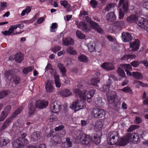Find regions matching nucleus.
Wrapping results in <instances>:
<instances>
[{
	"label": "nucleus",
	"mask_w": 148,
	"mask_h": 148,
	"mask_svg": "<svg viewBox=\"0 0 148 148\" xmlns=\"http://www.w3.org/2000/svg\"><path fill=\"white\" fill-rule=\"evenodd\" d=\"M106 18L107 21L113 22L115 21L116 17L114 12H111L107 14Z\"/></svg>",
	"instance_id": "obj_27"
},
{
	"label": "nucleus",
	"mask_w": 148,
	"mask_h": 148,
	"mask_svg": "<svg viewBox=\"0 0 148 148\" xmlns=\"http://www.w3.org/2000/svg\"><path fill=\"white\" fill-rule=\"evenodd\" d=\"M110 143L111 145H114L118 142L119 138L118 133L114 131L110 132L108 134Z\"/></svg>",
	"instance_id": "obj_3"
},
{
	"label": "nucleus",
	"mask_w": 148,
	"mask_h": 148,
	"mask_svg": "<svg viewBox=\"0 0 148 148\" xmlns=\"http://www.w3.org/2000/svg\"><path fill=\"white\" fill-rule=\"evenodd\" d=\"M62 43L63 45L65 46L73 45L74 43L73 40L72 38H66L63 39Z\"/></svg>",
	"instance_id": "obj_23"
},
{
	"label": "nucleus",
	"mask_w": 148,
	"mask_h": 148,
	"mask_svg": "<svg viewBox=\"0 0 148 148\" xmlns=\"http://www.w3.org/2000/svg\"><path fill=\"white\" fill-rule=\"evenodd\" d=\"M47 137L53 136V138H51L52 142L56 144L58 143V139H59V138L56 136V133L54 131L51 130L50 132L47 134Z\"/></svg>",
	"instance_id": "obj_14"
},
{
	"label": "nucleus",
	"mask_w": 148,
	"mask_h": 148,
	"mask_svg": "<svg viewBox=\"0 0 148 148\" xmlns=\"http://www.w3.org/2000/svg\"><path fill=\"white\" fill-rule=\"evenodd\" d=\"M13 74V72L12 70H8L6 71L5 73V77L8 79H9V78L10 77V78L12 77Z\"/></svg>",
	"instance_id": "obj_38"
},
{
	"label": "nucleus",
	"mask_w": 148,
	"mask_h": 148,
	"mask_svg": "<svg viewBox=\"0 0 148 148\" xmlns=\"http://www.w3.org/2000/svg\"><path fill=\"white\" fill-rule=\"evenodd\" d=\"M132 76L138 79H141L143 78L142 74L138 72H133L132 73Z\"/></svg>",
	"instance_id": "obj_34"
},
{
	"label": "nucleus",
	"mask_w": 148,
	"mask_h": 148,
	"mask_svg": "<svg viewBox=\"0 0 148 148\" xmlns=\"http://www.w3.org/2000/svg\"><path fill=\"white\" fill-rule=\"evenodd\" d=\"M121 35L122 40L125 42H129L132 39L131 34L128 32H123L122 33Z\"/></svg>",
	"instance_id": "obj_13"
},
{
	"label": "nucleus",
	"mask_w": 148,
	"mask_h": 148,
	"mask_svg": "<svg viewBox=\"0 0 148 148\" xmlns=\"http://www.w3.org/2000/svg\"><path fill=\"white\" fill-rule=\"evenodd\" d=\"M7 116V115L4 113V112H2L1 116L0 117V122L3 121Z\"/></svg>",
	"instance_id": "obj_64"
},
{
	"label": "nucleus",
	"mask_w": 148,
	"mask_h": 148,
	"mask_svg": "<svg viewBox=\"0 0 148 148\" xmlns=\"http://www.w3.org/2000/svg\"><path fill=\"white\" fill-rule=\"evenodd\" d=\"M95 44L94 42H90L88 44V47L89 51L90 52H92L95 51Z\"/></svg>",
	"instance_id": "obj_31"
},
{
	"label": "nucleus",
	"mask_w": 148,
	"mask_h": 148,
	"mask_svg": "<svg viewBox=\"0 0 148 148\" xmlns=\"http://www.w3.org/2000/svg\"><path fill=\"white\" fill-rule=\"evenodd\" d=\"M138 25L141 28H143L148 32V20L142 18L138 21Z\"/></svg>",
	"instance_id": "obj_10"
},
{
	"label": "nucleus",
	"mask_w": 148,
	"mask_h": 148,
	"mask_svg": "<svg viewBox=\"0 0 148 148\" xmlns=\"http://www.w3.org/2000/svg\"><path fill=\"white\" fill-rule=\"evenodd\" d=\"M92 116L95 118H101L103 117L105 114V111L102 109L95 108L91 111Z\"/></svg>",
	"instance_id": "obj_5"
},
{
	"label": "nucleus",
	"mask_w": 148,
	"mask_h": 148,
	"mask_svg": "<svg viewBox=\"0 0 148 148\" xmlns=\"http://www.w3.org/2000/svg\"><path fill=\"white\" fill-rule=\"evenodd\" d=\"M9 94V91L8 90L2 91L0 93V99L4 97Z\"/></svg>",
	"instance_id": "obj_49"
},
{
	"label": "nucleus",
	"mask_w": 148,
	"mask_h": 148,
	"mask_svg": "<svg viewBox=\"0 0 148 148\" xmlns=\"http://www.w3.org/2000/svg\"><path fill=\"white\" fill-rule=\"evenodd\" d=\"M48 104V102L45 101H37L35 105L36 108L42 109L45 108Z\"/></svg>",
	"instance_id": "obj_17"
},
{
	"label": "nucleus",
	"mask_w": 148,
	"mask_h": 148,
	"mask_svg": "<svg viewBox=\"0 0 148 148\" xmlns=\"http://www.w3.org/2000/svg\"><path fill=\"white\" fill-rule=\"evenodd\" d=\"M90 4L94 8H96L98 4V2L96 0H91L90 1Z\"/></svg>",
	"instance_id": "obj_52"
},
{
	"label": "nucleus",
	"mask_w": 148,
	"mask_h": 148,
	"mask_svg": "<svg viewBox=\"0 0 148 148\" xmlns=\"http://www.w3.org/2000/svg\"><path fill=\"white\" fill-rule=\"evenodd\" d=\"M10 79L11 81H12L16 85L19 83L20 78L18 76L14 75L12 77L10 78Z\"/></svg>",
	"instance_id": "obj_36"
},
{
	"label": "nucleus",
	"mask_w": 148,
	"mask_h": 148,
	"mask_svg": "<svg viewBox=\"0 0 148 148\" xmlns=\"http://www.w3.org/2000/svg\"><path fill=\"white\" fill-rule=\"evenodd\" d=\"M130 136V134H127L125 136L122 137L120 140L119 139L118 141L119 145L124 146L127 144L129 142Z\"/></svg>",
	"instance_id": "obj_8"
},
{
	"label": "nucleus",
	"mask_w": 148,
	"mask_h": 148,
	"mask_svg": "<svg viewBox=\"0 0 148 148\" xmlns=\"http://www.w3.org/2000/svg\"><path fill=\"white\" fill-rule=\"evenodd\" d=\"M117 71L119 75L120 76L122 77H124L125 76V72L124 70L122 69L120 67H118Z\"/></svg>",
	"instance_id": "obj_39"
},
{
	"label": "nucleus",
	"mask_w": 148,
	"mask_h": 148,
	"mask_svg": "<svg viewBox=\"0 0 148 148\" xmlns=\"http://www.w3.org/2000/svg\"><path fill=\"white\" fill-rule=\"evenodd\" d=\"M83 86L82 84H79L77 86V88H75L73 89V92L75 96L82 99L80 101L77 99L71 105L70 108L72 109H74L75 111L84 108L86 106L85 101L86 98V94L87 90L84 89L82 91L80 89L82 88Z\"/></svg>",
	"instance_id": "obj_1"
},
{
	"label": "nucleus",
	"mask_w": 148,
	"mask_h": 148,
	"mask_svg": "<svg viewBox=\"0 0 148 148\" xmlns=\"http://www.w3.org/2000/svg\"><path fill=\"white\" fill-rule=\"evenodd\" d=\"M11 110V107L10 105L7 106L4 109V110L2 112H4V113L6 115H8V114L10 113Z\"/></svg>",
	"instance_id": "obj_45"
},
{
	"label": "nucleus",
	"mask_w": 148,
	"mask_h": 148,
	"mask_svg": "<svg viewBox=\"0 0 148 148\" xmlns=\"http://www.w3.org/2000/svg\"><path fill=\"white\" fill-rule=\"evenodd\" d=\"M109 87L107 85L104 84L103 85L102 87L101 88V90L103 92H108Z\"/></svg>",
	"instance_id": "obj_56"
},
{
	"label": "nucleus",
	"mask_w": 148,
	"mask_h": 148,
	"mask_svg": "<svg viewBox=\"0 0 148 148\" xmlns=\"http://www.w3.org/2000/svg\"><path fill=\"white\" fill-rule=\"evenodd\" d=\"M138 20L137 16L134 14H132L127 17L126 21L128 23L136 22Z\"/></svg>",
	"instance_id": "obj_25"
},
{
	"label": "nucleus",
	"mask_w": 148,
	"mask_h": 148,
	"mask_svg": "<svg viewBox=\"0 0 148 148\" xmlns=\"http://www.w3.org/2000/svg\"><path fill=\"white\" fill-rule=\"evenodd\" d=\"M9 32L10 33V34L13 33V35H15L16 34H21L23 32V31H21L20 32H13V30L12 29V28L10 27L9 29V30H8Z\"/></svg>",
	"instance_id": "obj_57"
},
{
	"label": "nucleus",
	"mask_w": 148,
	"mask_h": 148,
	"mask_svg": "<svg viewBox=\"0 0 148 148\" xmlns=\"http://www.w3.org/2000/svg\"><path fill=\"white\" fill-rule=\"evenodd\" d=\"M123 67L124 68L127 69H129L130 70H131L132 69L131 66L129 64H123Z\"/></svg>",
	"instance_id": "obj_63"
},
{
	"label": "nucleus",
	"mask_w": 148,
	"mask_h": 148,
	"mask_svg": "<svg viewBox=\"0 0 148 148\" xmlns=\"http://www.w3.org/2000/svg\"><path fill=\"white\" fill-rule=\"evenodd\" d=\"M61 49V47L59 45H57L54 46L52 48L51 51L54 53H56V52L59 51H60Z\"/></svg>",
	"instance_id": "obj_44"
},
{
	"label": "nucleus",
	"mask_w": 148,
	"mask_h": 148,
	"mask_svg": "<svg viewBox=\"0 0 148 148\" xmlns=\"http://www.w3.org/2000/svg\"><path fill=\"white\" fill-rule=\"evenodd\" d=\"M130 134V141L134 144H137L140 142V139L139 137V135L136 133H133L132 134L131 133Z\"/></svg>",
	"instance_id": "obj_11"
},
{
	"label": "nucleus",
	"mask_w": 148,
	"mask_h": 148,
	"mask_svg": "<svg viewBox=\"0 0 148 148\" xmlns=\"http://www.w3.org/2000/svg\"><path fill=\"white\" fill-rule=\"evenodd\" d=\"M60 109V106L56 103L53 102L50 104V109L52 112L58 113Z\"/></svg>",
	"instance_id": "obj_12"
},
{
	"label": "nucleus",
	"mask_w": 148,
	"mask_h": 148,
	"mask_svg": "<svg viewBox=\"0 0 148 148\" xmlns=\"http://www.w3.org/2000/svg\"><path fill=\"white\" fill-rule=\"evenodd\" d=\"M119 10H121L124 13H127L128 10V2L127 1H125L123 3L121 8Z\"/></svg>",
	"instance_id": "obj_30"
},
{
	"label": "nucleus",
	"mask_w": 148,
	"mask_h": 148,
	"mask_svg": "<svg viewBox=\"0 0 148 148\" xmlns=\"http://www.w3.org/2000/svg\"><path fill=\"white\" fill-rule=\"evenodd\" d=\"M8 138L5 137H0V147L6 146L10 142Z\"/></svg>",
	"instance_id": "obj_24"
},
{
	"label": "nucleus",
	"mask_w": 148,
	"mask_h": 148,
	"mask_svg": "<svg viewBox=\"0 0 148 148\" xmlns=\"http://www.w3.org/2000/svg\"><path fill=\"white\" fill-rule=\"evenodd\" d=\"M107 97L109 104L115 103L117 97L116 93L114 91H110L106 95Z\"/></svg>",
	"instance_id": "obj_7"
},
{
	"label": "nucleus",
	"mask_w": 148,
	"mask_h": 148,
	"mask_svg": "<svg viewBox=\"0 0 148 148\" xmlns=\"http://www.w3.org/2000/svg\"><path fill=\"white\" fill-rule=\"evenodd\" d=\"M136 83L140 85L141 86H142L143 87H148V85L147 83L144 84L142 82L138 81H136Z\"/></svg>",
	"instance_id": "obj_62"
},
{
	"label": "nucleus",
	"mask_w": 148,
	"mask_h": 148,
	"mask_svg": "<svg viewBox=\"0 0 148 148\" xmlns=\"http://www.w3.org/2000/svg\"><path fill=\"white\" fill-rule=\"evenodd\" d=\"M140 64V62L138 60H134L130 63V64L133 67H136Z\"/></svg>",
	"instance_id": "obj_54"
},
{
	"label": "nucleus",
	"mask_w": 148,
	"mask_h": 148,
	"mask_svg": "<svg viewBox=\"0 0 148 148\" xmlns=\"http://www.w3.org/2000/svg\"><path fill=\"white\" fill-rule=\"evenodd\" d=\"M104 124V121L101 120L97 121L96 123V125L99 128H101Z\"/></svg>",
	"instance_id": "obj_53"
},
{
	"label": "nucleus",
	"mask_w": 148,
	"mask_h": 148,
	"mask_svg": "<svg viewBox=\"0 0 148 148\" xmlns=\"http://www.w3.org/2000/svg\"><path fill=\"white\" fill-rule=\"evenodd\" d=\"M23 107L21 106L16 110L12 113L11 116L9 118H8L5 121L4 124L8 126L9 125V123L11 122L12 118L15 117L17 115L19 114L22 110Z\"/></svg>",
	"instance_id": "obj_6"
},
{
	"label": "nucleus",
	"mask_w": 148,
	"mask_h": 148,
	"mask_svg": "<svg viewBox=\"0 0 148 148\" xmlns=\"http://www.w3.org/2000/svg\"><path fill=\"white\" fill-rule=\"evenodd\" d=\"M79 60L81 62H88V58L85 56L83 55H81L78 56Z\"/></svg>",
	"instance_id": "obj_43"
},
{
	"label": "nucleus",
	"mask_w": 148,
	"mask_h": 148,
	"mask_svg": "<svg viewBox=\"0 0 148 148\" xmlns=\"http://www.w3.org/2000/svg\"><path fill=\"white\" fill-rule=\"evenodd\" d=\"M54 81L56 86L60 88L61 86L59 77L58 75H56L54 77Z\"/></svg>",
	"instance_id": "obj_35"
},
{
	"label": "nucleus",
	"mask_w": 148,
	"mask_h": 148,
	"mask_svg": "<svg viewBox=\"0 0 148 148\" xmlns=\"http://www.w3.org/2000/svg\"><path fill=\"white\" fill-rule=\"evenodd\" d=\"M121 61H123L126 62H128L130 61L128 54L125 55L121 58Z\"/></svg>",
	"instance_id": "obj_59"
},
{
	"label": "nucleus",
	"mask_w": 148,
	"mask_h": 148,
	"mask_svg": "<svg viewBox=\"0 0 148 148\" xmlns=\"http://www.w3.org/2000/svg\"><path fill=\"white\" fill-rule=\"evenodd\" d=\"M32 138H33L35 140H37L39 138V132L37 131L34 132L31 135Z\"/></svg>",
	"instance_id": "obj_48"
},
{
	"label": "nucleus",
	"mask_w": 148,
	"mask_h": 148,
	"mask_svg": "<svg viewBox=\"0 0 148 148\" xmlns=\"http://www.w3.org/2000/svg\"><path fill=\"white\" fill-rule=\"evenodd\" d=\"M58 27L57 24L56 23H52V25L51 26V29H50V31L51 32H55V29L56 28Z\"/></svg>",
	"instance_id": "obj_58"
},
{
	"label": "nucleus",
	"mask_w": 148,
	"mask_h": 148,
	"mask_svg": "<svg viewBox=\"0 0 148 148\" xmlns=\"http://www.w3.org/2000/svg\"><path fill=\"white\" fill-rule=\"evenodd\" d=\"M124 24L123 21H119L116 22L114 24V26L118 31H120L122 29V27L124 26Z\"/></svg>",
	"instance_id": "obj_28"
},
{
	"label": "nucleus",
	"mask_w": 148,
	"mask_h": 148,
	"mask_svg": "<svg viewBox=\"0 0 148 148\" xmlns=\"http://www.w3.org/2000/svg\"><path fill=\"white\" fill-rule=\"evenodd\" d=\"M31 11L30 7L29 6H27L26 8L23 10L21 14L22 16H24L26 13L28 14Z\"/></svg>",
	"instance_id": "obj_40"
},
{
	"label": "nucleus",
	"mask_w": 148,
	"mask_h": 148,
	"mask_svg": "<svg viewBox=\"0 0 148 148\" xmlns=\"http://www.w3.org/2000/svg\"><path fill=\"white\" fill-rule=\"evenodd\" d=\"M114 5L113 3H110L107 5L105 8V10L106 11L110 10L112 9L113 8L114 6Z\"/></svg>",
	"instance_id": "obj_55"
},
{
	"label": "nucleus",
	"mask_w": 148,
	"mask_h": 148,
	"mask_svg": "<svg viewBox=\"0 0 148 148\" xmlns=\"http://www.w3.org/2000/svg\"><path fill=\"white\" fill-rule=\"evenodd\" d=\"M139 47V41L137 39L134 42H132L130 44V47L133 49V51L138 50Z\"/></svg>",
	"instance_id": "obj_20"
},
{
	"label": "nucleus",
	"mask_w": 148,
	"mask_h": 148,
	"mask_svg": "<svg viewBox=\"0 0 148 148\" xmlns=\"http://www.w3.org/2000/svg\"><path fill=\"white\" fill-rule=\"evenodd\" d=\"M66 51L68 53L71 55H75L77 54L76 51L74 50L73 48L71 46L67 47Z\"/></svg>",
	"instance_id": "obj_32"
},
{
	"label": "nucleus",
	"mask_w": 148,
	"mask_h": 148,
	"mask_svg": "<svg viewBox=\"0 0 148 148\" xmlns=\"http://www.w3.org/2000/svg\"><path fill=\"white\" fill-rule=\"evenodd\" d=\"M139 126L138 125H132L130 126L129 128L127 130L128 132H130L133 131L134 130L137 128Z\"/></svg>",
	"instance_id": "obj_50"
},
{
	"label": "nucleus",
	"mask_w": 148,
	"mask_h": 148,
	"mask_svg": "<svg viewBox=\"0 0 148 148\" xmlns=\"http://www.w3.org/2000/svg\"><path fill=\"white\" fill-rule=\"evenodd\" d=\"M140 64H143L146 68H148V62L146 60H143L140 61Z\"/></svg>",
	"instance_id": "obj_60"
},
{
	"label": "nucleus",
	"mask_w": 148,
	"mask_h": 148,
	"mask_svg": "<svg viewBox=\"0 0 148 148\" xmlns=\"http://www.w3.org/2000/svg\"><path fill=\"white\" fill-rule=\"evenodd\" d=\"M93 139L90 136L86 134H83L81 137L80 141L82 144L88 145Z\"/></svg>",
	"instance_id": "obj_9"
},
{
	"label": "nucleus",
	"mask_w": 148,
	"mask_h": 148,
	"mask_svg": "<svg viewBox=\"0 0 148 148\" xmlns=\"http://www.w3.org/2000/svg\"><path fill=\"white\" fill-rule=\"evenodd\" d=\"M59 95L62 97H67L71 95L72 93L69 90L67 89H63L59 92Z\"/></svg>",
	"instance_id": "obj_22"
},
{
	"label": "nucleus",
	"mask_w": 148,
	"mask_h": 148,
	"mask_svg": "<svg viewBox=\"0 0 148 148\" xmlns=\"http://www.w3.org/2000/svg\"><path fill=\"white\" fill-rule=\"evenodd\" d=\"M23 55L21 53H17L14 56V59L17 62L21 63L23 60Z\"/></svg>",
	"instance_id": "obj_29"
},
{
	"label": "nucleus",
	"mask_w": 148,
	"mask_h": 148,
	"mask_svg": "<svg viewBox=\"0 0 148 148\" xmlns=\"http://www.w3.org/2000/svg\"><path fill=\"white\" fill-rule=\"evenodd\" d=\"M60 3L61 6H63L64 8L66 9L67 12H69L71 10V6L68 3L67 1L66 0L60 1Z\"/></svg>",
	"instance_id": "obj_18"
},
{
	"label": "nucleus",
	"mask_w": 148,
	"mask_h": 148,
	"mask_svg": "<svg viewBox=\"0 0 148 148\" xmlns=\"http://www.w3.org/2000/svg\"><path fill=\"white\" fill-rule=\"evenodd\" d=\"M101 136L102 134L101 133L99 136L97 135V134L93 135L92 137L93 138L92 140L93 143L97 145L99 144L101 142Z\"/></svg>",
	"instance_id": "obj_19"
},
{
	"label": "nucleus",
	"mask_w": 148,
	"mask_h": 148,
	"mask_svg": "<svg viewBox=\"0 0 148 148\" xmlns=\"http://www.w3.org/2000/svg\"><path fill=\"white\" fill-rule=\"evenodd\" d=\"M45 89L48 92H52L54 91V88L53 86V83L51 80H48L45 84Z\"/></svg>",
	"instance_id": "obj_15"
},
{
	"label": "nucleus",
	"mask_w": 148,
	"mask_h": 148,
	"mask_svg": "<svg viewBox=\"0 0 148 148\" xmlns=\"http://www.w3.org/2000/svg\"><path fill=\"white\" fill-rule=\"evenodd\" d=\"M99 80L98 78H93L91 80V83L93 85L97 86L98 83L99 82Z\"/></svg>",
	"instance_id": "obj_51"
},
{
	"label": "nucleus",
	"mask_w": 148,
	"mask_h": 148,
	"mask_svg": "<svg viewBox=\"0 0 148 148\" xmlns=\"http://www.w3.org/2000/svg\"><path fill=\"white\" fill-rule=\"evenodd\" d=\"M86 18L87 20V21L88 22L90 21V25L93 29L96 31L99 34H102L103 33V30L97 23L92 20H90V18L88 16H86Z\"/></svg>",
	"instance_id": "obj_4"
},
{
	"label": "nucleus",
	"mask_w": 148,
	"mask_h": 148,
	"mask_svg": "<svg viewBox=\"0 0 148 148\" xmlns=\"http://www.w3.org/2000/svg\"><path fill=\"white\" fill-rule=\"evenodd\" d=\"M26 135V133H22L21 137L18 138L13 141L12 144L13 147L14 148H21L23 147L28 144V140L25 138Z\"/></svg>",
	"instance_id": "obj_2"
},
{
	"label": "nucleus",
	"mask_w": 148,
	"mask_h": 148,
	"mask_svg": "<svg viewBox=\"0 0 148 148\" xmlns=\"http://www.w3.org/2000/svg\"><path fill=\"white\" fill-rule=\"evenodd\" d=\"M142 121V119L136 116L134 121V122L136 124H138L140 123Z\"/></svg>",
	"instance_id": "obj_61"
},
{
	"label": "nucleus",
	"mask_w": 148,
	"mask_h": 148,
	"mask_svg": "<svg viewBox=\"0 0 148 148\" xmlns=\"http://www.w3.org/2000/svg\"><path fill=\"white\" fill-rule=\"evenodd\" d=\"M101 67L106 71H110L114 69L115 67L113 64L110 63L105 62L102 64Z\"/></svg>",
	"instance_id": "obj_16"
},
{
	"label": "nucleus",
	"mask_w": 148,
	"mask_h": 148,
	"mask_svg": "<svg viewBox=\"0 0 148 148\" xmlns=\"http://www.w3.org/2000/svg\"><path fill=\"white\" fill-rule=\"evenodd\" d=\"M76 35L80 39H83L85 37V36L78 30L76 31Z\"/></svg>",
	"instance_id": "obj_46"
},
{
	"label": "nucleus",
	"mask_w": 148,
	"mask_h": 148,
	"mask_svg": "<svg viewBox=\"0 0 148 148\" xmlns=\"http://www.w3.org/2000/svg\"><path fill=\"white\" fill-rule=\"evenodd\" d=\"M57 66L60 71L62 73L63 76H65L66 75V69L63 66V65L60 63L58 64Z\"/></svg>",
	"instance_id": "obj_33"
},
{
	"label": "nucleus",
	"mask_w": 148,
	"mask_h": 148,
	"mask_svg": "<svg viewBox=\"0 0 148 148\" xmlns=\"http://www.w3.org/2000/svg\"><path fill=\"white\" fill-rule=\"evenodd\" d=\"M96 90H90L86 95L87 97L91 98L94 95Z\"/></svg>",
	"instance_id": "obj_47"
},
{
	"label": "nucleus",
	"mask_w": 148,
	"mask_h": 148,
	"mask_svg": "<svg viewBox=\"0 0 148 148\" xmlns=\"http://www.w3.org/2000/svg\"><path fill=\"white\" fill-rule=\"evenodd\" d=\"M36 109L33 105L30 103L29 105V115L33 114L35 112Z\"/></svg>",
	"instance_id": "obj_42"
},
{
	"label": "nucleus",
	"mask_w": 148,
	"mask_h": 148,
	"mask_svg": "<svg viewBox=\"0 0 148 148\" xmlns=\"http://www.w3.org/2000/svg\"><path fill=\"white\" fill-rule=\"evenodd\" d=\"M77 26L79 29H81L83 31L86 32L88 30L87 24L84 21H82L77 24Z\"/></svg>",
	"instance_id": "obj_26"
},
{
	"label": "nucleus",
	"mask_w": 148,
	"mask_h": 148,
	"mask_svg": "<svg viewBox=\"0 0 148 148\" xmlns=\"http://www.w3.org/2000/svg\"><path fill=\"white\" fill-rule=\"evenodd\" d=\"M66 142L62 143V146L63 148H69L72 147V143L71 141L69 138H66Z\"/></svg>",
	"instance_id": "obj_21"
},
{
	"label": "nucleus",
	"mask_w": 148,
	"mask_h": 148,
	"mask_svg": "<svg viewBox=\"0 0 148 148\" xmlns=\"http://www.w3.org/2000/svg\"><path fill=\"white\" fill-rule=\"evenodd\" d=\"M34 69V66H29L28 67L25 68L23 70V72L25 74H27L32 71Z\"/></svg>",
	"instance_id": "obj_37"
},
{
	"label": "nucleus",
	"mask_w": 148,
	"mask_h": 148,
	"mask_svg": "<svg viewBox=\"0 0 148 148\" xmlns=\"http://www.w3.org/2000/svg\"><path fill=\"white\" fill-rule=\"evenodd\" d=\"M121 90L125 93H128L129 94H132V90L128 86L125 87L124 88L121 89Z\"/></svg>",
	"instance_id": "obj_41"
}]
</instances>
